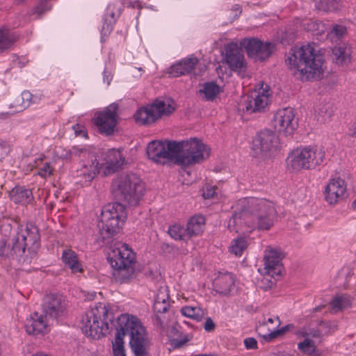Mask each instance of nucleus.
<instances>
[{
  "instance_id": "nucleus-21",
  "label": "nucleus",
  "mask_w": 356,
  "mask_h": 356,
  "mask_svg": "<svg viewBox=\"0 0 356 356\" xmlns=\"http://www.w3.org/2000/svg\"><path fill=\"white\" fill-rule=\"evenodd\" d=\"M19 238L26 242L29 250H34L40 246V235L38 227L34 225H27L25 230L19 233Z\"/></svg>"
},
{
  "instance_id": "nucleus-36",
  "label": "nucleus",
  "mask_w": 356,
  "mask_h": 356,
  "mask_svg": "<svg viewBox=\"0 0 356 356\" xmlns=\"http://www.w3.org/2000/svg\"><path fill=\"white\" fill-rule=\"evenodd\" d=\"M352 300L353 298L350 296L342 294L335 296L330 302V305L332 309L335 311L342 310L350 307Z\"/></svg>"
},
{
  "instance_id": "nucleus-19",
  "label": "nucleus",
  "mask_w": 356,
  "mask_h": 356,
  "mask_svg": "<svg viewBox=\"0 0 356 356\" xmlns=\"http://www.w3.org/2000/svg\"><path fill=\"white\" fill-rule=\"evenodd\" d=\"M99 162L97 158H92L87 162L80 164V168L76 170V177L80 182H90L99 173Z\"/></svg>"
},
{
  "instance_id": "nucleus-59",
  "label": "nucleus",
  "mask_w": 356,
  "mask_h": 356,
  "mask_svg": "<svg viewBox=\"0 0 356 356\" xmlns=\"http://www.w3.org/2000/svg\"><path fill=\"white\" fill-rule=\"evenodd\" d=\"M15 2H17V3H23L25 0H15Z\"/></svg>"
},
{
  "instance_id": "nucleus-61",
  "label": "nucleus",
  "mask_w": 356,
  "mask_h": 356,
  "mask_svg": "<svg viewBox=\"0 0 356 356\" xmlns=\"http://www.w3.org/2000/svg\"><path fill=\"white\" fill-rule=\"evenodd\" d=\"M353 206L356 208V200L353 202Z\"/></svg>"
},
{
  "instance_id": "nucleus-2",
  "label": "nucleus",
  "mask_w": 356,
  "mask_h": 356,
  "mask_svg": "<svg viewBox=\"0 0 356 356\" xmlns=\"http://www.w3.org/2000/svg\"><path fill=\"white\" fill-rule=\"evenodd\" d=\"M115 340L113 342V356H126L124 337H130L129 346L134 356H149V341L145 327L138 318L127 314L118 318Z\"/></svg>"
},
{
  "instance_id": "nucleus-49",
  "label": "nucleus",
  "mask_w": 356,
  "mask_h": 356,
  "mask_svg": "<svg viewBox=\"0 0 356 356\" xmlns=\"http://www.w3.org/2000/svg\"><path fill=\"white\" fill-rule=\"evenodd\" d=\"M49 0H40L34 8V12L38 15H41L44 12L51 9V6L48 3Z\"/></svg>"
},
{
  "instance_id": "nucleus-27",
  "label": "nucleus",
  "mask_w": 356,
  "mask_h": 356,
  "mask_svg": "<svg viewBox=\"0 0 356 356\" xmlns=\"http://www.w3.org/2000/svg\"><path fill=\"white\" fill-rule=\"evenodd\" d=\"M10 198L15 204H27L33 200L31 190L22 186H16L10 192Z\"/></svg>"
},
{
  "instance_id": "nucleus-16",
  "label": "nucleus",
  "mask_w": 356,
  "mask_h": 356,
  "mask_svg": "<svg viewBox=\"0 0 356 356\" xmlns=\"http://www.w3.org/2000/svg\"><path fill=\"white\" fill-rule=\"evenodd\" d=\"M31 96L29 91L13 95L9 101V111L0 113V119H6L10 115L23 111L29 106Z\"/></svg>"
},
{
  "instance_id": "nucleus-60",
  "label": "nucleus",
  "mask_w": 356,
  "mask_h": 356,
  "mask_svg": "<svg viewBox=\"0 0 356 356\" xmlns=\"http://www.w3.org/2000/svg\"><path fill=\"white\" fill-rule=\"evenodd\" d=\"M353 136L356 137V128L355 129L353 133Z\"/></svg>"
},
{
  "instance_id": "nucleus-31",
  "label": "nucleus",
  "mask_w": 356,
  "mask_h": 356,
  "mask_svg": "<svg viewBox=\"0 0 356 356\" xmlns=\"http://www.w3.org/2000/svg\"><path fill=\"white\" fill-rule=\"evenodd\" d=\"M62 260L65 266L68 267L72 273H81L83 271V268L79 261L78 256L72 250H65L62 254Z\"/></svg>"
},
{
  "instance_id": "nucleus-64",
  "label": "nucleus",
  "mask_w": 356,
  "mask_h": 356,
  "mask_svg": "<svg viewBox=\"0 0 356 356\" xmlns=\"http://www.w3.org/2000/svg\"><path fill=\"white\" fill-rule=\"evenodd\" d=\"M4 252H5V250H3L1 254H4Z\"/></svg>"
},
{
  "instance_id": "nucleus-6",
  "label": "nucleus",
  "mask_w": 356,
  "mask_h": 356,
  "mask_svg": "<svg viewBox=\"0 0 356 356\" xmlns=\"http://www.w3.org/2000/svg\"><path fill=\"white\" fill-rule=\"evenodd\" d=\"M177 150L174 163L183 166H190L202 163L209 156L210 149L197 138L176 141Z\"/></svg>"
},
{
  "instance_id": "nucleus-45",
  "label": "nucleus",
  "mask_w": 356,
  "mask_h": 356,
  "mask_svg": "<svg viewBox=\"0 0 356 356\" xmlns=\"http://www.w3.org/2000/svg\"><path fill=\"white\" fill-rule=\"evenodd\" d=\"M300 333L305 338L321 339L323 337V331L320 330L319 327H304Z\"/></svg>"
},
{
  "instance_id": "nucleus-58",
  "label": "nucleus",
  "mask_w": 356,
  "mask_h": 356,
  "mask_svg": "<svg viewBox=\"0 0 356 356\" xmlns=\"http://www.w3.org/2000/svg\"><path fill=\"white\" fill-rule=\"evenodd\" d=\"M170 248V245L167 243H163L162 245H161V248L163 250H165V249H168Z\"/></svg>"
},
{
  "instance_id": "nucleus-62",
  "label": "nucleus",
  "mask_w": 356,
  "mask_h": 356,
  "mask_svg": "<svg viewBox=\"0 0 356 356\" xmlns=\"http://www.w3.org/2000/svg\"><path fill=\"white\" fill-rule=\"evenodd\" d=\"M111 17L112 18H114L115 17V13L113 12L111 14Z\"/></svg>"
},
{
  "instance_id": "nucleus-35",
  "label": "nucleus",
  "mask_w": 356,
  "mask_h": 356,
  "mask_svg": "<svg viewBox=\"0 0 356 356\" xmlns=\"http://www.w3.org/2000/svg\"><path fill=\"white\" fill-rule=\"evenodd\" d=\"M199 92L204 95L205 100L213 101L220 92V87L214 81L206 82L202 88L199 90Z\"/></svg>"
},
{
  "instance_id": "nucleus-48",
  "label": "nucleus",
  "mask_w": 356,
  "mask_h": 356,
  "mask_svg": "<svg viewBox=\"0 0 356 356\" xmlns=\"http://www.w3.org/2000/svg\"><path fill=\"white\" fill-rule=\"evenodd\" d=\"M12 149L11 145L6 140H0V162H3Z\"/></svg>"
},
{
  "instance_id": "nucleus-9",
  "label": "nucleus",
  "mask_w": 356,
  "mask_h": 356,
  "mask_svg": "<svg viewBox=\"0 0 356 356\" xmlns=\"http://www.w3.org/2000/svg\"><path fill=\"white\" fill-rule=\"evenodd\" d=\"M177 147L175 140H152L148 143L146 152L148 159L156 163H165L164 159L174 162Z\"/></svg>"
},
{
  "instance_id": "nucleus-53",
  "label": "nucleus",
  "mask_w": 356,
  "mask_h": 356,
  "mask_svg": "<svg viewBox=\"0 0 356 356\" xmlns=\"http://www.w3.org/2000/svg\"><path fill=\"white\" fill-rule=\"evenodd\" d=\"M52 168L49 163H46L41 168L38 172V175L42 177H46L51 174Z\"/></svg>"
},
{
  "instance_id": "nucleus-47",
  "label": "nucleus",
  "mask_w": 356,
  "mask_h": 356,
  "mask_svg": "<svg viewBox=\"0 0 356 356\" xmlns=\"http://www.w3.org/2000/svg\"><path fill=\"white\" fill-rule=\"evenodd\" d=\"M266 323L264 333L270 332L272 330H276V329L280 325L281 322L278 316L275 318H269L266 321H264L262 323Z\"/></svg>"
},
{
  "instance_id": "nucleus-37",
  "label": "nucleus",
  "mask_w": 356,
  "mask_h": 356,
  "mask_svg": "<svg viewBox=\"0 0 356 356\" xmlns=\"http://www.w3.org/2000/svg\"><path fill=\"white\" fill-rule=\"evenodd\" d=\"M27 248V244L26 242L22 241L19 238V232H18L16 236L13 238L12 245H8V249L10 250V252H7L8 254H16L18 256H22L25 250Z\"/></svg>"
},
{
  "instance_id": "nucleus-3",
  "label": "nucleus",
  "mask_w": 356,
  "mask_h": 356,
  "mask_svg": "<svg viewBox=\"0 0 356 356\" xmlns=\"http://www.w3.org/2000/svg\"><path fill=\"white\" fill-rule=\"evenodd\" d=\"M277 211L274 204L266 200L249 197L241 202L239 211H235L230 218L228 227L230 228L243 223L250 227L259 230H268L273 225Z\"/></svg>"
},
{
  "instance_id": "nucleus-28",
  "label": "nucleus",
  "mask_w": 356,
  "mask_h": 356,
  "mask_svg": "<svg viewBox=\"0 0 356 356\" xmlns=\"http://www.w3.org/2000/svg\"><path fill=\"white\" fill-rule=\"evenodd\" d=\"M205 224V219L203 216L195 215L192 216L187 222L186 231L188 238L190 239L193 236H198L203 231Z\"/></svg>"
},
{
  "instance_id": "nucleus-38",
  "label": "nucleus",
  "mask_w": 356,
  "mask_h": 356,
  "mask_svg": "<svg viewBox=\"0 0 356 356\" xmlns=\"http://www.w3.org/2000/svg\"><path fill=\"white\" fill-rule=\"evenodd\" d=\"M181 313L183 316L196 321H200L204 316L203 311L197 307L185 306L181 308Z\"/></svg>"
},
{
  "instance_id": "nucleus-4",
  "label": "nucleus",
  "mask_w": 356,
  "mask_h": 356,
  "mask_svg": "<svg viewBox=\"0 0 356 356\" xmlns=\"http://www.w3.org/2000/svg\"><path fill=\"white\" fill-rule=\"evenodd\" d=\"M314 47L308 44L291 49L286 63L294 69V76L302 81H309L323 73V58L314 53Z\"/></svg>"
},
{
  "instance_id": "nucleus-26",
  "label": "nucleus",
  "mask_w": 356,
  "mask_h": 356,
  "mask_svg": "<svg viewBox=\"0 0 356 356\" xmlns=\"http://www.w3.org/2000/svg\"><path fill=\"white\" fill-rule=\"evenodd\" d=\"M332 51V59L336 64L343 66L350 63L351 49L348 45L339 44L334 47Z\"/></svg>"
},
{
  "instance_id": "nucleus-7",
  "label": "nucleus",
  "mask_w": 356,
  "mask_h": 356,
  "mask_svg": "<svg viewBox=\"0 0 356 356\" xmlns=\"http://www.w3.org/2000/svg\"><path fill=\"white\" fill-rule=\"evenodd\" d=\"M108 318L111 323H113L112 314H109L108 309L105 305L99 304V306L91 309L83 316L81 320L82 332L87 337L100 339L109 332Z\"/></svg>"
},
{
  "instance_id": "nucleus-42",
  "label": "nucleus",
  "mask_w": 356,
  "mask_h": 356,
  "mask_svg": "<svg viewBox=\"0 0 356 356\" xmlns=\"http://www.w3.org/2000/svg\"><path fill=\"white\" fill-rule=\"evenodd\" d=\"M247 248V242L244 238L240 237L234 239L229 247L230 252L236 256H241L243 251Z\"/></svg>"
},
{
  "instance_id": "nucleus-5",
  "label": "nucleus",
  "mask_w": 356,
  "mask_h": 356,
  "mask_svg": "<svg viewBox=\"0 0 356 356\" xmlns=\"http://www.w3.org/2000/svg\"><path fill=\"white\" fill-rule=\"evenodd\" d=\"M107 259L113 268V277L116 282L128 283L133 277L135 272V253L128 245L115 242L110 248Z\"/></svg>"
},
{
  "instance_id": "nucleus-11",
  "label": "nucleus",
  "mask_w": 356,
  "mask_h": 356,
  "mask_svg": "<svg viewBox=\"0 0 356 356\" xmlns=\"http://www.w3.org/2000/svg\"><path fill=\"white\" fill-rule=\"evenodd\" d=\"M273 124L275 129L285 136L293 134L298 126L295 111L290 107L278 110L274 115Z\"/></svg>"
},
{
  "instance_id": "nucleus-23",
  "label": "nucleus",
  "mask_w": 356,
  "mask_h": 356,
  "mask_svg": "<svg viewBox=\"0 0 356 356\" xmlns=\"http://www.w3.org/2000/svg\"><path fill=\"white\" fill-rule=\"evenodd\" d=\"M45 317L38 312H34L31 317L26 320L25 325L26 331L29 334H38L42 333L47 327Z\"/></svg>"
},
{
  "instance_id": "nucleus-40",
  "label": "nucleus",
  "mask_w": 356,
  "mask_h": 356,
  "mask_svg": "<svg viewBox=\"0 0 356 356\" xmlns=\"http://www.w3.org/2000/svg\"><path fill=\"white\" fill-rule=\"evenodd\" d=\"M316 325L320 330L323 331V337L332 334L338 330V322L337 321H318Z\"/></svg>"
},
{
  "instance_id": "nucleus-57",
  "label": "nucleus",
  "mask_w": 356,
  "mask_h": 356,
  "mask_svg": "<svg viewBox=\"0 0 356 356\" xmlns=\"http://www.w3.org/2000/svg\"><path fill=\"white\" fill-rule=\"evenodd\" d=\"M233 10H235L236 13H236V15L241 13V10L238 5H234L233 6Z\"/></svg>"
},
{
  "instance_id": "nucleus-32",
  "label": "nucleus",
  "mask_w": 356,
  "mask_h": 356,
  "mask_svg": "<svg viewBox=\"0 0 356 356\" xmlns=\"http://www.w3.org/2000/svg\"><path fill=\"white\" fill-rule=\"evenodd\" d=\"M134 118L140 124H151L157 120L151 105L138 110L134 115Z\"/></svg>"
},
{
  "instance_id": "nucleus-10",
  "label": "nucleus",
  "mask_w": 356,
  "mask_h": 356,
  "mask_svg": "<svg viewBox=\"0 0 356 356\" xmlns=\"http://www.w3.org/2000/svg\"><path fill=\"white\" fill-rule=\"evenodd\" d=\"M118 104L113 103L95 114V124L100 134L107 136L113 134L118 124Z\"/></svg>"
},
{
  "instance_id": "nucleus-13",
  "label": "nucleus",
  "mask_w": 356,
  "mask_h": 356,
  "mask_svg": "<svg viewBox=\"0 0 356 356\" xmlns=\"http://www.w3.org/2000/svg\"><path fill=\"white\" fill-rule=\"evenodd\" d=\"M42 307L45 319H54L63 314L66 304L63 296L49 294L44 297Z\"/></svg>"
},
{
  "instance_id": "nucleus-12",
  "label": "nucleus",
  "mask_w": 356,
  "mask_h": 356,
  "mask_svg": "<svg viewBox=\"0 0 356 356\" xmlns=\"http://www.w3.org/2000/svg\"><path fill=\"white\" fill-rule=\"evenodd\" d=\"M241 44L249 57L259 60H263L270 57L274 48V44L272 43H263L261 40L254 38H245Z\"/></svg>"
},
{
  "instance_id": "nucleus-44",
  "label": "nucleus",
  "mask_w": 356,
  "mask_h": 356,
  "mask_svg": "<svg viewBox=\"0 0 356 356\" xmlns=\"http://www.w3.org/2000/svg\"><path fill=\"white\" fill-rule=\"evenodd\" d=\"M307 30L313 32L314 35H322L326 31V27L322 22L310 21L307 24Z\"/></svg>"
},
{
  "instance_id": "nucleus-17",
  "label": "nucleus",
  "mask_w": 356,
  "mask_h": 356,
  "mask_svg": "<svg viewBox=\"0 0 356 356\" xmlns=\"http://www.w3.org/2000/svg\"><path fill=\"white\" fill-rule=\"evenodd\" d=\"M226 63L231 70L241 72L245 68L244 56L236 44L229 43L225 47Z\"/></svg>"
},
{
  "instance_id": "nucleus-30",
  "label": "nucleus",
  "mask_w": 356,
  "mask_h": 356,
  "mask_svg": "<svg viewBox=\"0 0 356 356\" xmlns=\"http://www.w3.org/2000/svg\"><path fill=\"white\" fill-rule=\"evenodd\" d=\"M234 285V280L232 273L219 275L214 283L216 291L222 295L228 294Z\"/></svg>"
},
{
  "instance_id": "nucleus-22",
  "label": "nucleus",
  "mask_w": 356,
  "mask_h": 356,
  "mask_svg": "<svg viewBox=\"0 0 356 356\" xmlns=\"http://www.w3.org/2000/svg\"><path fill=\"white\" fill-rule=\"evenodd\" d=\"M198 60L195 57L184 58L179 63L172 65L169 69V74L173 76H179L189 74L195 67Z\"/></svg>"
},
{
  "instance_id": "nucleus-46",
  "label": "nucleus",
  "mask_w": 356,
  "mask_h": 356,
  "mask_svg": "<svg viewBox=\"0 0 356 356\" xmlns=\"http://www.w3.org/2000/svg\"><path fill=\"white\" fill-rule=\"evenodd\" d=\"M316 8L319 10L330 11L334 8V0H314Z\"/></svg>"
},
{
  "instance_id": "nucleus-63",
  "label": "nucleus",
  "mask_w": 356,
  "mask_h": 356,
  "mask_svg": "<svg viewBox=\"0 0 356 356\" xmlns=\"http://www.w3.org/2000/svg\"><path fill=\"white\" fill-rule=\"evenodd\" d=\"M183 343H184V342H183V341H179V342L178 343V346L182 345Z\"/></svg>"
},
{
  "instance_id": "nucleus-20",
  "label": "nucleus",
  "mask_w": 356,
  "mask_h": 356,
  "mask_svg": "<svg viewBox=\"0 0 356 356\" xmlns=\"http://www.w3.org/2000/svg\"><path fill=\"white\" fill-rule=\"evenodd\" d=\"M282 252L278 249L270 248L264 255L265 269L268 274L280 275L281 273Z\"/></svg>"
},
{
  "instance_id": "nucleus-29",
  "label": "nucleus",
  "mask_w": 356,
  "mask_h": 356,
  "mask_svg": "<svg viewBox=\"0 0 356 356\" xmlns=\"http://www.w3.org/2000/svg\"><path fill=\"white\" fill-rule=\"evenodd\" d=\"M63 156L70 159L77 158L80 159V164L83 162H87L88 160H92V158H96L95 154L88 148L79 145L73 146L68 152Z\"/></svg>"
},
{
  "instance_id": "nucleus-14",
  "label": "nucleus",
  "mask_w": 356,
  "mask_h": 356,
  "mask_svg": "<svg viewBox=\"0 0 356 356\" xmlns=\"http://www.w3.org/2000/svg\"><path fill=\"white\" fill-rule=\"evenodd\" d=\"M267 88H262L261 91L255 92L244 101V107L243 110L249 113H261L264 112L269 104L270 93L268 86Z\"/></svg>"
},
{
  "instance_id": "nucleus-1",
  "label": "nucleus",
  "mask_w": 356,
  "mask_h": 356,
  "mask_svg": "<svg viewBox=\"0 0 356 356\" xmlns=\"http://www.w3.org/2000/svg\"><path fill=\"white\" fill-rule=\"evenodd\" d=\"M112 193L120 202L103 207L97 227L99 244L108 245L114 235L119 232L120 222L125 217L126 206H136L145 190L140 178L134 173L120 175L112 182Z\"/></svg>"
},
{
  "instance_id": "nucleus-34",
  "label": "nucleus",
  "mask_w": 356,
  "mask_h": 356,
  "mask_svg": "<svg viewBox=\"0 0 356 356\" xmlns=\"http://www.w3.org/2000/svg\"><path fill=\"white\" fill-rule=\"evenodd\" d=\"M151 106H152L156 119L160 118L161 115H169L172 113L175 109L174 102L172 99H168L167 102L156 100L154 103L151 104Z\"/></svg>"
},
{
  "instance_id": "nucleus-54",
  "label": "nucleus",
  "mask_w": 356,
  "mask_h": 356,
  "mask_svg": "<svg viewBox=\"0 0 356 356\" xmlns=\"http://www.w3.org/2000/svg\"><path fill=\"white\" fill-rule=\"evenodd\" d=\"M216 194V188L212 186H207L206 191H204L202 195L204 199L212 198Z\"/></svg>"
},
{
  "instance_id": "nucleus-55",
  "label": "nucleus",
  "mask_w": 356,
  "mask_h": 356,
  "mask_svg": "<svg viewBox=\"0 0 356 356\" xmlns=\"http://www.w3.org/2000/svg\"><path fill=\"white\" fill-rule=\"evenodd\" d=\"M216 325L210 317H207L204 325V328L207 332H212L215 330Z\"/></svg>"
},
{
  "instance_id": "nucleus-15",
  "label": "nucleus",
  "mask_w": 356,
  "mask_h": 356,
  "mask_svg": "<svg viewBox=\"0 0 356 356\" xmlns=\"http://www.w3.org/2000/svg\"><path fill=\"white\" fill-rule=\"evenodd\" d=\"M346 191V184L341 178L332 179L325 189V199L330 204H335L340 202Z\"/></svg>"
},
{
  "instance_id": "nucleus-41",
  "label": "nucleus",
  "mask_w": 356,
  "mask_h": 356,
  "mask_svg": "<svg viewBox=\"0 0 356 356\" xmlns=\"http://www.w3.org/2000/svg\"><path fill=\"white\" fill-rule=\"evenodd\" d=\"M15 38L6 29H0V51L9 49L14 43Z\"/></svg>"
},
{
  "instance_id": "nucleus-8",
  "label": "nucleus",
  "mask_w": 356,
  "mask_h": 356,
  "mask_svg": "<svg viewBox=\"0 0 356 356\" xmlns=\"http://www.w3.org/2000/svg\"><path fill=\"white\" fill-rule=\"evenodd\" d=\"M324 157V151L316 146L300 147L290 154L286 163L294 171L312 170L323 162Z\"/></svg>"
},
{
  "instance_id": "nucleus-52",
  "label": "nucleus",
  "mask_w": 356,
  "mask_h": 356,
  "mask_svg": "<svg viewBox=\"0 0 356 356\" xmlns=\"http://www.w3.org/2000/svg\"><path fill=\"white\" fill-rule=\"evenodd\" d=\"M244 345L247 349H257V341L253 337H248L245 339Z\"/></svg>"
},
{
  "instance_id": "nucleus-56",
  "label": "nucleus",
  "mask_w": 356,
  "mask_h": 356,
  "mask_svg": "<svg viewBox=\"0 0 356 356\" xmlns=\"http://www.w3.org/2000/svg\"><path fill=\"white\" fill-rule=\"evenodd\" d=\"M81 128L83 127H81ZM72 129H74L76 135H81V133L83 132V131L81 129V127L78 124L73 125Z\"/></svg>"
},
{
  "instance_id": "nucleus-18",
  "label": "nucleus",
  "mask_w": 356,
  "mask_h": 356,
  "mask_svg": "<svg viewBox=\"0 0 356 356\" xmlns=\"http://www.w3.org/2000/svg\"><path fill=\"white\" fill-rule=\"evenodd\" d=\"M278 138L275 133L270 129L261 131L253 140V147L259 149L261 152H270L276 148Z\"/></svg>"
},
{
  "instance_id": "nucleus-33",
  "label": "nucleus",
  "mask_w": 356,
  "mask_h": 356,
  "mask_svg": "<svg viewBox=\"0 0 356 356\" xmlns=\"http://www.w3.org/2000/svg\"><path fill=\"white\" fill-rule=\"evenodd\" d=\"M266 323H261L257 328V331L259 336H261L265 341H270L273 339L277 338L280 335H282L286 333L288 330L294 327L293 324H288L280 329H276V330H272L268 333H264Z\"/></svg>"
},
{
  "instance_id": "nucleus-24",
  "label": "nucleus",
  "mask_w": 356,
  "mask_h": 356,
  "mask_svg": "<svg viewBox=\"0 0 356 356\" xmlns=\"http://www.w3.org/2000/svg\"><path fill=\"white\" fill-rule=\"evenodd\" d=\"M106 160V173L111 174L119 170L124 162L121 152L115 149L108 150Z\"/></svg>"
},
{
  "instance_id": "nucleus-43",
  "label": "nucleus",
  "mask_w": 356,
  "mask_h": 356,
  "mask_svg": "<svg viewBox=\"0 0 356 356\" xmlns=\"http://www.w3.org/2000/svg\"><path fill=\"white\" fill-rule=\"evenodd\" d=\"M298 346L301 351L309 355H311L316 351L315 343L309 338H305L303 341L298 343Z\"/></svg>"
},
{
  "instance_id": "nucleus-39",
  "label": "nucleus",
  "mask_w": 356,
  "mask_h": 356,
  "mask_svg": "<svg viewBox=\"0 0 356 356\" xmlns=\"http://www.w3.org/2000/svg\"><path fill=\"white\" fill-rule=\"evenodd\" d=\"M169 235L175 240L188 241V235H186V228L180 225H174L168 228Z\"/></svg>"
},
{
  "instance_id": "nucleus-25",
  "label": "nucleus",
  "mask_w": 356,
  "mask_h": 356,
  "mask_svg": "<svg viewBox=\"0 0 356 356\" xmlns=\"http://www.w3.org/2000/svg\"><path fill=\"white\" fill-rule=\"evenodd\" d=\"M168 298L169 296L166 293V291L160 289L154 300L153 309L155 313L156 320L160 324L163 322L159 314H164L170 307V303L168 301Z\"/></svg>"
},
{
  "instance_id": "nucleus-50",
  "label": "nucleus",
  "mask_w": 356,
  "mask_h": 356,
  "mask_svg": "<svg viewBox=\"0 0 356 356\" xmlns=\"http://www.w3.org/2000/svg\"><path fill=\"white\" fill-rule=\"evenodd\" d=\"M273 273L268 274L266 272V275H265L261 280V288L264 289L265 291L270 289L275 284V280L274 278L270 277V276H273Z\"/></svg>"
},
{
  "instance_id": "nucleus-51",
  "label": "nucleus",
  "mask_w": 356,
  "mask_h": 356,
  "mask_svg": "<svg viewBox=\"0 0 356 356\" xmlns=\"http://www.w3.org/2000/svg\"><path fill=\"white\" fill-rule=\"evenodd\" d=\"M346 33V27L341 24H334L330 31V34L334 35L338 38L343 37Z\"/></svg>"
}]
</instances>
